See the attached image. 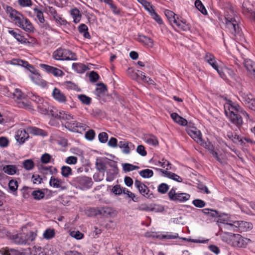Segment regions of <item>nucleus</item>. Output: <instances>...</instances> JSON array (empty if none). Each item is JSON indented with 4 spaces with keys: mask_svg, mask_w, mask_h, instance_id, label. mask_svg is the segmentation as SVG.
Masks as SVG:
<instances>
[{
    "mask_svg": "<svg viewBox=\"0 0 255 255\" xmlns=\"http://www.w3.org/2000/svg\"><path fill=\"white\" fill-rule=\"evenodd\" d=\"M227 136L234 142H236L237 141H242V139L240 138V137L236 133H234L232 132H228Z\"/></svg>",
    "mask_w": 255,
    "mask_h": 255,
    "instance_id": "4d7b16f0",
    "label": "nucleus"
},
{
    "mask_svg": "<svg viewBox=\"0 0 255 255\" xmlns=\"http://www.w3.org/2000/svg\"><path fill=\"white\" fill-rule=\"evenodd\" d=\"M18 106L20 108H23L25 109L30 108V105L28 101L24 99V97L21 100L17 102Z\"/></svg>",
    "mask_w": 255,
    "mask_h": 255,
    "instance_id": "680f3d73",
    "label": "nucleus"
},
{
    "mask_svg": "<svg viewBox=\"0 0 255 255\" xmlns=\"http://www.w3.org/2000/svg\"><path fill=\"white\" fill-rule=\"evenodd\" d=\"M28 97L31 100L34 102L37 105L40 104L41 102H43L44 100L43 98L33 93L29 94Z\"/></svg>",
    "mask_w": 255,
    "mask_h": 255,
    "instance_id": "79ce46f5",
    "label": "nucleus"
},
{
    "mask_svg": "<svg viewBox=\"0 0 255 255\" xmlns=\"http://www.w3.org/2000/svg\"><path fill=\"white\" fill-rule=\"evenodd\" d=\"M49 185L51 187L59 188L61 190H66L68 187V185L64 179L59 178L54 176L51 177Z\"/></svg>",
    "mask_w": 255,
    "mask_h": 255,
    "instance_id": "2eb2a0df",
    "label": "nucleus"
},
{
    "mask_svg": "<svg viewBox=\"0 0 255 255\" xmlns=\"http://www.w3.org/2000/svg\"><path fill=\"white\" fill-rule=\"evenodd\" d=\"M111 168L107 172L106 180L108 182L113 181L117 176L119 173V169L116 163H110Z\"/></svg>",
    "mask_w": 255,
    "mask_h": 255,
    "instance_id": "f3484780",
    "label": "nucleus"
},
{
    "mask_svg": "<svg viewBox=\"0 0 255 255\" xmlns=\"http://www.w3.org/2000/svg\"><path fill=\"white\" fill-rule=\"evenodd\" d=\"M52 57L56 60H76L77 56L75 53L69 49L60 47L55 50Z\"/></svg>",
    "mask_w": 255,
    "mask_h": 255,
    "instance_id": "423d86ee",
    "label": "nucleus"
},
{
    "mask_svg": "<svg viewBox=\"0 0 255 255\" xmlns=\"http://www.w3.org/2000/svg\"><path fill=\"white\" fill-rule=\"evenodd\" d=\"M169 199L172 201H176L179 202H185L190 198V195L185 193H177L175 190L172 188L168 193Z\"/></svg>",
    "mask_w": 255,
    "mask_h": 255,
    "instance_id": "ddd939ff",
    "label": "nucleus"
},
{
    "mask_svg": "<svg viewBox=\"0 0 255 255\" xmlns=\"http://www.w3.org/2000/svg\"><path fill=\"white\" fill-rule=\"evenodd\" d=\"M239 99L250 109L255 111V99L250 92L242 90L239 92Z\"/></svg>",
    "mask_w": 255,
    "mask_h": 255,
    "instance_id": "6e6552de",
    "label": "nucleus"
},
{
    "mask_svg": "<svg viewBox=\"0 0 255 255\" xmlns=\"http://www.w3.org/2000/svg\"><path fill=\"white\" fill-rule=\"evenodd\" d=\"M72 68L78 73H83L88 69V68L82 63H73Z\"/></svg>",
    "mask_w": 255,
    "mask_h": 255,
    "instance_id": "473e14b6",
    "label": "nucleus"
},
{
    "mask_svg": "<svg viewBox=\"0 0 255 255\" xmlns=\"http://www.w3.org/2000/svg\"><path fill=\"white\" fill-rule=\"evenodd\" d=\"M31 80L35 84L40 85H43L45 82L41 79V77L38 71L29 76Z\"/></svg>",
    "mask_w": 255,
    "mask_h": 255,
    "instance_id": "2f4dec72",
    "label": "nucleus"
},
{
    "mask_svg": "<svg viewBox=\"0 0 255 255\" xmlns=\"http://www.w3.org/2000/svg\"><path fill=\"white\" fill-rule=\"evenodd\" d=\"M20 30L18 29H16L15 30H13L11 28H9L8 29V32L11 35H12L17 41L20 42L21 43H25L27 42V39L23 36L21 35L19 32Z\"/></svg>",
    "mask_w": 255,
    "mask_h": 255,
    "instance_id": "5701e85b",
    "label": "nucleus"
},
{
    "mask_svg": "<svg viewBox=\"0 0 255 255\" xmlns=\"http://www.w3.org/2000/svg\"><path fill=\"white\" fill-rule=\"evenodd\" d=\"M201 211L209 217L216 218L220 216L219 212L215 210L205 208L201 210Z\"/></svg>",
    "mask_w": 255,
    "mask_h": 255,
    "instance_id": "72a5a7b5",
    "label": "nucleus"
},
{
    "mask_svg": "<svg viewBox=\"0 0 255 255\" xmlns=\"http://www.w3.org/2000/svg\"><path fill=\"white\" fill-rule=\"evenodd\" d=\"M52 95L54 99L60 103L66 104L68 101L65 94L57 88H54Z\"/></svg>",
    "mask_w": 255,
    "mask_h": 255,
    "instance_id": "a211bd4d",
    "label": "nucleus"
},
{
    "mask_svg": "<svg viewBox=\"0 0 255 255\" xmlns=\"http://www.w3.org/2000/svg\"><path fill=\"white\" fill-rule=\"evenodd\" d=\"M169 186L166 183H161L159 185L157 190L161 194L166 193L169 189Z\"/></svg>",
    "mask_w": 255,
    "mask_h": 255,
    "instance_id": "13d9d810",
    "label": "nucleus"
},
{
    "mask_svg": "<svg viewBox=\"0 0 255 255\" xmlns=\"http://www.w3.org/2000/svg\"><path fill=\"white\" fill-rule=\"evenodd\" d=\"M72 186L82 190H86L90 189L93 182L91 177L86 176H80L73 178L71 181Z\"/></svg>",
    "mask_w": 255,
    "mask_h": 255,
    "instance_id": "39448f33",
    "label": "nucleus"
},
{
    "mask_svg": "<svg viewBox=\"0 0 255 255\" xmlns=\"http://www.w3.org/2000/svg\"><path fill=\"white\" fill-rule=\"evenodd\" d=\"M53 18L57 24L61 25H65L67 24V21L62 17V15L57 14L56 16H54Z\"/></svg>",
    "mask_w": 255,
    "mask_h": 255,
    "instance_id": "603ef678",
    "label": "nucleus"
},
{
    "mask_svg": "<svg viewBox=\"0 0 255 255\" xmlns=\"http://www.w3.org/2000/svg\"><path fill=\"white\" fill-rule=\"evenodd\" d=\"M13 98L15 100L19 101L21 100L24 97V95L21 91L18 89H15L13 93Z\"/></svg>",
    "mask_w": 255,
    "mask_h": 255,
    "instance_id": "864d4df0",
    "label": "nucleus"
},
{
    "mask_svg": "<svg viewBox=\"0 0 255 255\" xmlns=\"http://www.w3.org/2000/svg\"><path fill=\"white\" fill-rule=\"evenodd\" d=\"M247 241L239 234H233L230 237L228 243L234 247L244 248L247 245Z\"/></svg>",
    "mask_w": 255,
    "mask_h": 255,
    "instance_id": "9b49d317",
    "label": "nucleus"
},
{
    "mask_svg": "<svg viewBox=\"0 0 255 255\" xmlns=\"http://www.w3.org/2000/svg\"><path fill=\"white\" fill-rule=\"evenodd\" d=\"M33 198L37 200H39L44 197L45 193L40 190H35L31 193Z\"/></svg>",
    "mask_w": 255,
    "mask_h": 255,
    "instance_id": "de8ad7c7",
    "label": "nucleus"
},
{
    "mask_svg": "<svg viewBox=\"0 0 255 255\" xmlns=\"http://www.w3.org/2000/svg\"><path fill=\"white\" fill-rule=\"evenodd\" d=\"M95 132L93 129H90L85 134V138L90 141L93 140L95 137Z\"/></svg>",
    "mask_w": 255,
    "mask_h": 255,
    "instance_id": "0e129e2a",
    "label": "nucleus"
},
{
    "mask_svg": "<svg viewBox=\"0 0 255 255\" xmlns=\"http://www.w3.org/2000/svg\"><path fill=\"white\" fill-rule=\"evenodd\" d=\"M78 99L83 104L86 105H89L91 103V98L84 94L78 95Z\"/></svg>",
    "mask_w": 255,
    "mask_h": 255,
    "instance_id": "3c124183",
    "label": "nucleus"
},
{
    "mask_svg": "<svg viewBox=\"0 0 255 255\" xmlns=\"http://www.w3.org/2000/svg\"><path fill=\"white\" fill-rule=\"evenodd\" d=\"M55 236V231L54 229H48L45 230L43 234L44 238L47 240H50Z\"/></svg>",
    "mask_w": 255,
    "mask_h": 255,
    "instance_id": "09e8293b",
    "label": "nucleus"
},
{
    "mask_svg": "<svg viewBox=\"0 0 255 255\" xmlns=\"http://www.w3.org/2000/svg\"><path fill=\"white\" fill-rule=\"evenodd\" d=\"M8 63L13 65H18L25 67L32 74L38 71L33 65L29 64L28 62L19 59H12L9 60Z\"/></svg>",
    "mask_w": 255,
    "mask_h": 255,
    "instance_id": "4468645a",
    "label": "nucleus"
},
{
    "mask_svg": "<svg viewBox=\"0 0 255 255\" xmlns=\"http://www.w3.org/2000/svg\"><path fill=\"white\" fill-rule=\"evenodd\" d=\"M227 11L225 15L226 27L230 32L236 37H242L243 32L239 25V18L234 14L232 10Z\"/></svg>",
    "mask_w": 255,
    "mask_h": 255,
    "instance_id": "7ed1b4c3",
    "label": "nucleus"
},
{
    "mask_svg": "<svg viewBox=\"0 0 255 255\" xmlns=\"http://www.w3.org/2000/svg\"><path fill=\"white\" fill-rule=\"evenodd\" d=\"M145 141L148 144L153 146H156L158 144L157 138L153 135L146 137L145 138Z\"/></svg>",
    "mask_w": 255,
    "mask_h": 255,
    "instance_id": "49530a36",
    "label": "nucleus"
},
{
    "mask_svg": "<svg viewBox=\"0 0 255 255\" xmlns=\"http://www.w3.org/2000/svg\"><path fill=\"white\" fill-rule=\"evenodd\" d=\"M255 9L253 5L249 1H245L242 4V13L245 15L248 16Z\"/></svg>",
    "mask_w": 255,
    "mask_h": 255,
    "instance_id": "a878e982",
    "label": "nucleus"
},
{
    "mask_svg": "<svg viewBox=\"0 0 255 255\" xmlns=\"http://www.w3.org/2000/svg\"><path fill=\"white\" fill-rule=\"evenodd\" d=\"M59 111H58L54 107L50 106L49 108L48 109V113L46 114L47 115L51 116L52 117L58 119Z\"/></svg>",
    "mask_w": 255,
    "mask_h": 255,
    "instance_id": "8fccbe9b",
    "label": "nucleus"
},
{
    "mask_svg": "<svg viewBox=\"0 0 255 255\" xmlns=\"http://www.w3.org/2000/svg\"><path fill=\"white\" fill-rule=\"evenodd\" d=\"M155 169L157 170L160 171L163 174V175L165 177H167L170 179H171L175 180L176 181H177L178 182H181L182 181V178L174 173H173V172H171L170 171H168L166 170H164L162 169H160V168H155Z\"/></svg>",
    "mask_w": 255,
    "mask_h": 255,
    "instance_id": "b1692460",
    "label": "nucleus"
},
{
    "mask_svg": "<svg viewBox=\"0 0 255 255\" xmlns=\"http://www.w3.org/2000/svg\"><path fill=\"white\" fill-rule=\"evenodd\" d=\"M192 204L196 207L203 208L204 207L206 203L205 202L201 199H195L192 201Z\"/></svg>",
    "mask_w": 255,
    "mask_h": 255,
    "instance_id": "774afa93",
    "label": "nucleus"
},
{
    "mask_svg": "<svg viewBox=\"0 0 255 255\" xmlns=\"http://www.w3.org/2000/svg\"><path fill=\"white\" fill-rule=\"evenodd\" d=\"M26 227H22L21 231H13L6 232V237L13 243L17 245H29L30 242L34 241L37 236V230L27 231Z\"/></svg>",
    "mask_w": 255,
    "mask_h": 255,
    "instance_id": "f03ea898",
    "label": "nucleus"
},
{
    "mask_svg": "<svg viewBox=\"0 0 255 255\" xmlns=\"http://www.w3.org/2000/svg\"><path fill=\"white\" fill-rule=\"evenodd\" d=\"M225 113L229 121L238 128L243 125V121L240 114L249 119V115L238 104L229 100L224 104Z\"/></svg>",
    "mask_w": 255,
    "mask_h": 255,
    "instance_id": "f257e3e1",
    "label": "nucleus"
},
{
    "mask_svg": "<svg viewBox=\"0 0 255 255\" xmlns=\"http://www.w3.org/2000/svg\"><path fill=\"white\" fill-rule=\"evenodd\" d=\"M137 39L139 42L149 47H152L153 46L152 40L150 38L144 35L139 34Z\"/></svg>",
    "mask_w": 255,
    "mask_h": 255,
    "instance_id": "7c9ffc66",
    "label": "nucleus"
},
{
    "mask_svg": "<svg viewBox=\"0 0 255 255\" xmlns=\"http://www.w3.org/2000/svg\"><path fill=\"white\" fill-rule=\"evenodd\" d=\"M124 188H121L120 185L114 186L112 189V192L116 195H120L123 193Z\"/></svg>",
    "mask_w": 255,
    "mask_h": 255,
    "instance_id": "e2e57ef3",
    "label": "nucleus"
},
{
    "mask_svg": "<svg viewBox=\"0 0 255 255\" xmlns=\"http://www.w3.org/2000/svg\"><path fill=\"white\" fill-rule=\"evenodd\" d=\"M204 60L218 72L219 75L222 78L225 79L226 78L225 72L223 71L221 69L219 68L216 59L212 53L209 52L206 53L204 57Z\"/></svg>",
    "mask_w": 255,
    "mask_h": 255,
    "instance_id": "9d476101",
    "label": "nucleus"
},
{
    "mask_svg": "<svg viewBox=\"0 0 255 255\" xmlns=\"http://www.w3.org/2000/svg\"><path fill=\"white\" fill-rule=\"evenodd\" d=\"M29 137V134L24 129H18L15 135V138L20 144H23Z\"/></svg>",
    "mask_w": 255,
    "mask_h": 255,
    "instance_id": "412c9836",
    "label": "nucleus"
},
{
    "mask_svg": "<svg viewBox=\"0 0 255 255\" xmlns=\"http://www.w3.org/2000/svg\"><path fill=\"white\" fill-rule=\"evenodd\" d=\"M195 7L203 14H207V11L205 6L200 0H196L195 1Z\"/></svg>",
    "mask_w": 255,
    "mask_h": 255,
    "instance_id": "ea45409f",
    "label": "nucleus"
},
{
    "mask_svg": "<svg viewBox=\"0 0 255 255\" xmlns=\"http://www.w3.org/2000/svg\"><path fill=\"white\" fill-rule=\"evenodd\" d=\"M70 235L76 240H81L83 238L84 235L79 231H73L70 232Z\"/></svg>",
    "mask_w": 255,
    "mask_h": 255,
    "instance_id": "bf43d9fd",
    "label": "nucleus"
},
{
    "mask_svg": "<svg viewBox=\"0 0 255 255\" xmlns=\"http://www.w3.org/2000/svg\"><path fill=\"white\" fill-rule=\"evenodd\" d=\"M51 156L47 153L43 154L41 157V161L42 163L47 164L51 161Z\"/></svg>",
    "mask_w": 255,
    "mask_h": 255,
    "instance_id": "69168bd1",
    "label": "nucleus"
},
{
    "mask_svg": "<svg viewBox=\"0 0 255 255\" xmlns=\"http://www.w3.org/2000/svg\"><path fill=\"white\" fill-rule=\"evenodd\" d=\"M33 14L36 16L35 20H38V23L40 25L44 24L45 20L44 19L43 11L39 9L37 6L33 8Z\"/></svg>",
    "mask_w": 255,
    "mask_h": 255,
    "instance_id": "393cba45",
    "label": "nucleus"
},
{
    "mask_svg": "<svg viewBox=\"0 0 255 255\" xmlns=\"http://www.w3.org/2000/svg\"><path fill=\"white\" fill-rule=\"evenodd\" d=\"M8 187L9 190L13 192V194L16 195V190L18 188V183L17 181L14 180H11L8 183Z\"/></svg>",
    "mask_w": 255,
    "mask_h": 255,
    "instance_id": "37998d69",
    "label": "nucleus"
},
{
    "mask_svg": "<svg viewBox=\"0 0 255 255\" xmlns=\"http://www.w3.org/2000/svg\"><path fill=\"white\" fill-rule=\"evenodd\" d=\"M71 14L73 18V21L75 23H77L80 21L81 17V14L80 11L77 8L71 9Z\"/></svg>",
    "mask_w": 255,
    "mask_h": 255,
    "instance_id": "f704fd0d",
    "label": "nucleus"
},
{
    "mask_svg": "<svg viewBox=\"0 0 255 255\" xmlns=\"http://www.w3.org/2000/svg\"><path fill=\"white\" fill-rule=\"evenodd\" d=\"M40 67L48 73L53 74L56 77H62L64 72L60 69L44 64H40Z\"/></svg>",
    "mask_w": 255,
    "mask_h": 255,
    "instance_id": "dca6fc26",
    "label": "nucleus"
},
{
    "mask_svg": "<svg viewBox=\"0 0 255 255\" xmlns=\"http://www.w3.org/2000/svg\"><path fill=\"white\" fill-rule=\"evenodd\" d=\"M223 223L224 228L235 232H246L252 228L251 223L243 221H235L233 223Z\"/></svg>",
    "mask_w": 255,
    "mask_h": 255,
    "instance_id": "0eeeda50",
    "label": "nucleus"
},
{
    "mask_svg": "<svg viewBox=\"0 0 255 255\" xmlns=\"http://www.w3.org/2000/svg\"><path fill=\"white\" fill-rule=\"evenodd\" d=\"M23 168L26 170H32L34 167V162L32 159H26L22 163Z\"/></svg>",
    "mask_w": 255,
    "mask_h": 255,
    "instance_id": "58836bf2",
    "label": "nucleus"
},
{
    "mask_svg": "<svg viewBox=\"0 0 255 255\" xmlns=\"http://www.w3.org/2000/svg\"><path fill=\"white\" fill-rule=\"evenodd\" d=\"M244 65L248 74L253 75L255 79V62L250 59H246L244 60Z\"/></svg>",
    "mask_w": 255,
    "mask_h": 255,
    "instance_id": "4be33fe9",
    "label": "nucleus"
},
{
    "mask_svg": "<svg viewBox=\"0 0 255 255\" xmlns=\"http://www.w3.org/2000/svg\"><path fill=\"white\" fill-rule=\"evenodd\" d=\"M99 78V76L96 72L92 71L89 74V79L91 82H96Z\"/></svg>",
    "mask_w": 255,
    "mask_h": 255,
    "instance_id": "338daca9",
    "label": "nucleus"
},
{
    "mask_svg": "<svg viewBox=\"0 0 255 255\" xmlns=\"http://www.w3.org/2000/svg\"><path fill=\"white\" fill-rule=\"evenodd\" d=\"M98 87L96 89L97 95L100 97L102 95L105 94L107 89L106 85L103 83H100L97 84Z\"/></svg>",
    "mask_w": 255,
    "mask_h": 255,
    "instance_id": "c9c22d12",
    "label": "nucleus"
},
{
    "mask_svg": "<svg viewBox=\"0 0 255 255\" xmlns=\"http://www.w3.org/2000/svg\"><path fill=\"white\" fill-rule=\"evenodd\" d=\"M139 174L143 178H147L153 176V172L151 169H146L139 171Z\"/></svg>",
    "mask_w": 255,
    "mask_h": 255,
    "instance_id": "a18cd8bd",
    "label": "nucleus"
},
{
    "mask_svg": "<svg viewBox=\"0 0 255 255\" xmlns=\"http://www.w3.org/2000/svg\"><path fill=\"white\" fill-rule=\"evenodd\" d=\"M134 186L137 189L140 194L144 197L148 199H151L154 197L152 192L140 181L135 180L134 181Z\"/></svg>",
    "mask_w": 255,
    "mask_h": 255,
    "instance_id": "f8f14e48",
    "label": "nucleus"
},
{
    "mask_svg": "<svg viewBox=\"0 0 255 255\" xmlns=\"http://www.w3.org/2000/svg\"><path fill=\"white\" fill-rule=\"evenodd\" d=\"M188 134L197 142H200L202 140L201 132L196 128L194 129H188Z\"/></svg>",
    "mask_w": 255,
    "mask_h": 255,
    "instance_id": "cd10ccee",
    "label": "nucleus"
},
{
    "mask_svg": "<svg viewBox=\"0 0 255 255\" xmlns=\"http://www.w3.org/2000/svg\"><path fill=\"white\" fill-rule=\"evenodd\" d=\"M61 170L62 175L65 178H67L72 174V169L69 166H63L61 168Z\"/></svg>",
    "mask_w": 255,
    "mask_h": 255,
    "instance_id": "4c0bfd02",
    "label": "nucleus"
},
{
    "mask_svg": "<svg viewBox=\"0 0 255 255\" xmlns=\"http://www.w3.org/2000/svg\"><path fill=\"white\" fill-rule=\"evenodd\" d=\"M17 2L19 6L23 7H30L33 4L31 0H18Z\"/></svg>",
    "mask_w": 255,
    "mask_h": 255,
    "instance_id": "6e6d98bb",
    "label": "nucleus"
},
{
    "mask_svg": "<svg viewBox=\"0 0 255 255\" xmlns=\"http://www.w3.org/2000/svg\"><path fill=\"white\" fill-rule=\"evenodd\" d=\"M139 167L130 163L123 164V169L125 172H128L135 169H138Z\"/></svg>",
    "mask_w": 255,
    "mask_h": 255,
    "instance_id": "c03bdc74",
    "label": "nucleus"
},
{
    "mask_svg": "<svg viewBox=\"0 0 255 255\" xmlns=\"http://www.w3.org/2000/svg\"><path fill=\"white\" fill-rule=\"evenodd\" d=\"M13 21L17 26L22 28L27 32L31 33L34 31V28L31 22L22 14Z\"/></svg>",
    "mask_w": 255,
    "mask_h": 255,
    "instance_id": "1a4fd4ad",
    "label": "nucleus"
},
{
    "mask_svg": "<svg viewBox=\"0 0 255 255\" xmlns=\"http://www.w3.org/2000/svg\"><path fill=\"white\" fill-rule=\"evenodd\" d=\"M108 133L105 132H101L98 135L99 140L102 143H105L108 141Z\"/></svg>",
    "mask_w": 255,
    "mask_h": 255,
    "instance_id": "052dcab7",
    "label": "nucleus"
},
{
    "mask_svg": "<svg viewBox=\"0 0 255 255\" xmlns=\"http://www.w3.org/2000/svg\"><path fill=\"white\" fill-rule=\"evenodd\" d=\"M29 131L31 134L37 135H44L45 132L43 129L36 127H32L30 128Z\"/></svg>",
    "mask_w": 255,
    "mask_h": 255,
    "instance_id": "5fc2aeb1",
    "label": "nucleus"
},
{
    "mask_svg": "<svg viewBox=\"0 0 255 255\" xmlns=\"http://www.w3.org/2000/svg\"><path fill=\"white\" fill-rule=\"evenodd\" d=\"M58 115V119L67 121L65 124V127L71 131L82 133L88 128L85 124L72 121L71 120L74 119L73 116L67 112L59 111Z\"/></svg>",
    "mask_w": 255,
    "mask_h": 255,
    "instance_id": "20e7f679",
    "label": "nucleus"
},
{
    "mask_svg": "<svg viewBox=\"0 0 255 255\" xmlns=\"http://www.w3.org/2000/svg\"><path fill=\"white\" fill-rule=\"evenodd\" d=\"M118 146L123 149V152L126 154H129L131 150L135 149V146L132 143L125 139L119 142Z\"/></svg>",
    "mask_w": 255,
    "mask_h": 255,
    "instance_id": "6ab92c4d",
    "label": "nucleus"
},
{
    "mask_svg": "<svg viewBox=\"0 0 255 255\" xmlns=\"http://www.w3.org/2000/svg\"><path fill=\"white\" fill-rule=\"evenodd\" d=\"M170 116L175 122L181 126H186L188 123L186 119L181 117L176 113H172Z\"/></svg>",
    "mask_w": 255,
    "mask_h": 255,
    "instance_id": "c85d7f7f",
    "label": "nucleus"
},
{
    "mask_svg": "<svg viewBox=\"0 0 255 255\" xmlns=\"http://www.w3.org/2000/svg\"><path fill=\"white\" fill-rule=\"evenodd\" d=\"M173 23L176 26L183 31H188L190 29V25L187 23V21L184 19H180L178 17L173 19Z\"/></svg>",
    "mask_w": 255,
    "mask_h": 255,
    "instance_id": "aec40b11",
    "label": "nucleus"
},
{
    "mask_svg": "<svg viewBox=\"0 0 255 255\" xmlns=\"http://www.w3.org/2000/svg\"><path fill=\"white\" fill-rule=\"evenodd\" d=\"M50 106V105L47 102L43 100V102H41L40 104L37 105V108L39 112L42 114L46 115L48 113V109Z\"/></svg>",
    "mask_w": 255,
    "mask_h": 255,
    "instance_id": "c756f323",
    "label": "nucleus"
},
{
    "mask_svg": "<svg viewBox=\"0 0 255 255\" xmlns=\"http://www.w3.org/2000/svg\"><path fill=\"white\" fill-rule=\"evenodd\" d=\"M98 208V215L106 216L110 215L111 213V209L107 206Z\"/></svg>",
    "mask_w": 255,
    "mask_h": 255,
    "instance_id": "a19ab883",
    "label": "nucleus"
},
{
    "mask_svg": "<svg viewBox=\"0 0 255 255\" xmlns=\"http://www.w3.org/2000/svg\"><path fill=\"white\" fill-rule=\"evenodd\" d=\"M2 170L6 174L13 175L16 174L18 171L17 168L15 165H3Z\"/></svg>",
    "mask_w": 255,
    "mask_h": 255,
    "instance_id": "bb28decb",
    "label": "nucleus"
},
{
    "mask_svg": "<svg viewBox=\"0 0 255 255\" xmlns=\"http://www.w3.org/2000/svg\"><path fill=\"white\" fill-rule=\"evenodd\" d=\"M86 215L88 217H93L98 215V207H89L85 210Z\"/></svg>",
    "mask_w": 255,
    "mask_h": 255,
    "instance_id": "e433bc0d",
    "label": "nucleus"
}]
</instances>
